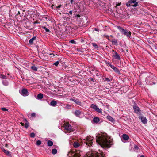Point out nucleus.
Segmentation results:
<instances>
[{
  "mask_svg": "<svg viewBox=\"0 0 157 157\" xmlns=\"http://www.w3.org/2000/svg\"><path fill=\"white\" fill-rule=\"evenodd\" d=\"M96 141L103 148H109L113 144V140L105 132L97 134Z\"/></svg>",
  "mask_w": 157,
  "mask_h": 157,
  "instance_id": "obj_1",
  "label": "nucleus"
},
{
  "mask_svg": "<svg viewBox=\"0 0 157 157\" xmlns=\"http://www.w3.org/2000/svg\"><path fill=\"white\" fill-rule=\"evenodd\" d=\"M117 28L121 32L123 33L128 37L129 38L130 37L131 33L130 31H128L127 30L122 28L120 26H117Z\"/></svg>",
  "mask_w": 157,
  "mask_h": 157,
  "instance_id": "obj_2",
  "label": "nucleus"
},
{
  "mask_svg": "<svg viewBox=\"0 0 157 157\" xmlns=\"http://www.w3.org/2000/svg\"><path fill=\"white\" fill-rule=\"evenodd\" d=\"M84 140H85L84 143H86L88 146H91L92 145V140H93V137H92L87 136Z\"/></svg>",
  "mask_w": 157,
  "mask_h": 157,
  "instance_id": "obj_3",
  "label": "nucleus"
},
{
  "mask_svg": "<svg viewBox=\"0 0 157 157\" xmlns=\"http://www.w3.org/2000/svg\"><path fill=\"white\" fill-rule=\"evenodd\" d=\"M71 155L73 156V157H80L81 154H80V151H76L75 152H70L68 153V155Z\"/></svg>",
  "mask_w": 157,
  "mask_h": 157,
  "instance_id": "obj_4",
  "label": "nucleus"
},
{
  "mask_svg": "<svg viewBox=\"0 0 157 157\" xmlns=\"http://www.w3.org/2000/svg\"><path fill=\"white\" fill-rule=\"evenodd\" d=\"M90 107L99 113L101 114L102 113V109L99 108L98 106L94 104L91 105Z\"/></svg>",
  "mask_w": 157,
  "mask_h": 157,
  "instance_id": "obj_5",
  "label": "nucleus"
},
{
  "mask_svg": "<svg viewBox=\"0 0 157 157\" xmlns=\"http://www.w3.org/2000/svg\"><path fill=\"white\" fill-rule=\"evenodd\" d=\"M112 51L113 52H114V53H113V58L115 59L119 60L120 59V57L119 55L118 54L117 52L116 51H114V50H113Z\"/></svg>",
  "mask_w": 157,
  "mask_h": 157,
  "instance_id": "obj_6",
  "label": "nucleus"
},
{
  "mask_svg": "<svg viewBox=\"0 0 157 157\" xmlns=\"http://www.w3.org/2000/svg\"><path fill=\"white\" fill-rule=\"evenodd\" d=\"M108 64L110 67L111 68L113 69L115 72L118 74L120 73V72L119 70L114 66L111 65L110 63H108Z\"/></svg>",
  "mask_w": 157,
  "mask_h": 157,
  "instance_id": "obj_7",
  "label": "nucleus"
},
{
  "mask_svg": "<svg viewBox=\"0 0 157 157\" xmlns=\"http://www.w3.org/2000/svg\"><path fill=\"white\" fill-rule=\"evenodd\" d=\"M21 94L23 96H26L29 95V93L27 89L24 88L22 90Z\"/></svg>",
  "mask_w": 157,
  "mask_h": 157,
  "instance_id": "obj_8",
  "label": "nucleus"
},
{
  "mask_svg": "<svg viewBox=\"0 0 157 157\" xmlns=\"http://www.w3.org/2000/svg\"><path fill=\"white\" fill-rule=\"evenodd\" d=\"M139 118L141 120V121L144 124H145L147 123V120L145 117L140 116Z\"/></svg>",
  "mask_w": 157,
  "mask_h": 157,
  "instance_id": "obj_9",
  "label": "nucleus"
},
{
  "mask_svg": "<svg viewBox=\"0 0 157 157\" xmlns=\"http://www.w3.org/2000/svg\"><path fill=\"white\" fill-rule=\"evenodd\" d=\"M133 109L135 112L136 113H140V111L139 108L136 105H134L133 107Z\"/></svg>",
  "mask_w": 157,
  "mask_h": 157,
  "instance_id": "obj_10",
  "label": "nucleus"
},
{
  "mask_svg": "<svg viewBox=\"0 0 157 157\" xmlns=\"http://www.w3.org/2000/svg\"><path fill=\"white\" fill-rule=\"evenodd\" d=\"M150 78L149 77H147L146 78V82L147 84L148 85H153L155 84V83L152 82V81H149V80L150 79Z\"/></svg>",
  "mask_w": 157,
  "mask_h": 157,
  "instance_id": "obj_11",
  "label": "nucleus"
},
{
  "mask_svg": "<svg viewBox=\"0 0 157 157\" xmlns=\"http://www.w3.org/2000/svg\"><path fill=\"white\" fill-rule=\"evenodd\" d=\"M65 129L68 131H70L71 130V126L68 124H67L64 126Z\"/></svg>",
  "mask_w": 157,
  "mask_h": 157,
  "instance_id": "obj_12",
  "label": "nucleus"
},
{
  "mask_svg": "<svg viewBox=\"0 0 157 157\" xmlns=\"http://www.w3.org/2000/svg\"><path fill=\"white\" fill-rule=\"evenodd\" d=\"M132 3H134V4L132 5V6L136 7L138 5V2H136V0H130Z\"/></svg>",
  "mask_w": 157,
  "mask_h": 157,
  "instance_id": "obj_13",
  "label": "nucleus"
},
{
  "mask_svg": "<svg viewBox=\"0 0 157 157\" xmlns=\"http://www.w3.org/2000/svg\"><path fill=\"white\" fill-rule=\"evenodd\" d=\"M70 100L74 101V102H75V103L76 104H77L78 105H81V102L79 101L78 100H75L74 99L71 98V99H70Z\"/></svg>",
  "mask_w": 157,
  "mask_h": 157,
  "instance_id": "obj_14",
  "label": "nucleus"
},
{
  "mask_svg": "<svg viewBox=\"0 0 157 157\" xmlns=\"http://www.w3.org/2000/svg\"><path fill=\"white\" fill-rule=\"evenodd\" d=\"M93 121L94 122L97 123L99 121L100 119L98 117H95L93 119Z\"/></svg>",
  "mask_w": 157,
  "mask_h": 157,
  "instance_id": "obj_15",
  "label": "nucleus"
},
{
  "mask_svg": "<svg viewBox=\"0 0 157 157\" xmlns=\"http://www.w3.org/2000/svg\"><path fill=\"white\" fill-rule=\"evenodd\" d=\"M73 146L75 148H77L80 146V144L79 143L75 142L73 143Z\"/></svg>",
  "mask_w": 157,
  "mask_h": 157,
  "instance_id": "obj_16",
  "label": "nucleus"
},
{
  "mask_svg": "<svg viewBox=\"0 0 157 157\" xmlns=\"http://www.w3.org/2000/svg\"><path fill=\"white\" fill-rule=\"evenodd\" d=\"M61 106H63V107L66 109H70L71 107V105L68 104L65 105L64 104H63L61 105Z\"/></svg>",
  "mask_w": 157,
  "mask_h": 157,
  "instance_id": "obj_17",
  "label": "nucleus"
},
{
  "mask_svg": "<svg viewBox=\"0 0 157 157\" xmlns=\"http://www.w3.org/2000/svg\"><path fill=\"white\" fill-rule=\"evenodd\" d=\"M57 102L54 100H52L51 102L50 105L52 106H55Z\"/></svg>",
  "mask_w": 157,
  "mask_h": 157,
  "instance_id": "obj_18",
  "label": "nucleus"
},
{
  "mask_svg": "<svg viewBox=\"0 0 157 157\" xmlns=\"http://www.w3.org/2000/svg\"><path fill=\"white\" fill-rule=\"evenodd\" d=\"M123 138L125 140H127L129 139L128 136L126 134H123L122 135Z\"/></svg>",
  "mask_w": 157,
  "mask_h": 157,
  "instance_id": "obj_19",
  "label": "nucleus"
},
{
  "mask_svg": "<svg viewBox=\"0 0 157 157\" xmlns=\"http://www.w3.org/2000/svg\"><path fill=\"white\" fill-rule=\"evenodd\" d=\"M43 97V94L42 93H39L37 95V99L41 100Z\"/></svg>",
  "mask_w": 157,
  "mask_h": 157,
  "instance_id": "obj_20",
  "label": "nucleus"
},
{
  "mask_svg": "<svg viewBox=\"0 0 157 157\" xmlns=\"http://www.w3.org/2000/svg\"><path fill=\"white\" fill-rule=\"evenodd\" d=\"M81 112L78 110L75 111L74 114L77 116L78 117L81 114Z\"/></svg>",
  "mask_w": 157,
  "mask_h": 157,
  "instance_id": "obj_21",
  "label": "nucleus"
},
{
  "mask_svg": "<svg viewBox=\"0 0 157 157\" xmlns=\"http://www.w3.org/2000/svg\"><path fill=\"white\" fill-rule=\"evenodd\" d=\"M107 118L108 119L109 121L111 122H113L114 121V119L110 116H108L107 117Z\"/></svg>",
  "mask_w": 157,
  "mask_h": 157,
  "instance_id": "obj_22",
  "label": "nucleus"
},
{
  "mask_svg": "<svg viewBox=\"0 0 157 157\" xmlns=\"http://www.w3.org/2000/svg\"><path fill=\"white\" fill-rule=\"evenodd\" d=\"M36 37H33L30 40H29V42L30 44H32L33 43V41L34 40L36 39Z\"/></svg>",
  "mask_w": 157,
  "mask_h": 157,
  "instance_id": "obj_23",
  "label": "nucleus"
},
{
  "mask_svg": "<svg viewBox=\"0 0 157 157\" xmlns=\"http://www.w3.org/2000/svg\"><path fill=\"white\" fill-rule=\"evenodd\" d=\"M3 152L5 153L6 155H7L8 156H10V153L8 151L6 150L5 149H4L3 150Z\"/></svg>",
  "mask_w": 157,
  "mask_h": 157,
  "instance_id": "obj_24",
  "label": "nucleus"
},
{
  "mask_svg": "<svg viewBox=\"0 0 157 157\" xmlns=\"http://www.w3.org/2000/svg\"><path fill=\"white\" fill-rule=\"evenodd\" d=\"M47 144L49 146H51L53 145V143L51 140H48V141Z\"/></svg>",
  "mask_w": 157,
  "mask_h": 157,
  "instance_id": "obj_25",
  "label": "nucleus"
},
{
  "mask_svg": "<svg viewBox=\"0 0 157 157\" xmlns=\"http://www.w3.org/2000/svg\"><path fill=\"white\" fill-rule=\"evenodd\" d=\"M2 82L3 84L5 86H7L8 85V82L6 80H3Z\"/></svg>",
  "mask_w": 157,
  "mask_h": 157,
  "instance_id": "obj_26",
  "label": "nucleus"
},
{
  "mask_svg": "<svg viewBox=\"0 0 157 157\" xmlns=\"http://www.w3.org/2000/svg\"><path fill=\"white\" fill-rule=\"evenodd\" d=\"M131 1L129 0L128 2L126 3V5L127 7H130L131 6H132V5H131Z\"/></svg>",
  "mask_w": 157,
  "mask_h": 157,
  "instance_id": "obj_27",
  "label": "nucleus"
},
{
  "mask_svg": "<svg viewBox=\"0 0 157 157\" xmlns=\"http://www.w3.org/2000/svg\"><path fill=\"white\" fill-rule=\"evenodd\" d=\"M134 151L136 152H138L139 149L137 146L136 145H134Z\"/></svg>",
  "mask_w": 157,
  "mask_h": 157,
  "instance_id": "obj_28",
  "label": "nucleus"
},
{
  "mask_svg": "<svg viewBox=\"0 0 157 157\" xmlns=\"http://www.w3.org/2000/svg\"><path fill=\"white\" fill-rule=\"evenodd\" d=\"M53 154H56L57 153V150L56 149H53L52 151Z\"/></svg>",
  "mask_w": 157,
  "mask_h": 157,
  "instance_id": "obj_29",
  "label": "nucleus"
},
{
  "mask_svg": "<svg viewBox=\"0 0 157 157\" xmlns=\"http://www.w3.org/2000/svg\"><path fill=\"white\" fill-rule=\"evenodd\" d=\"M31 68L33 71H37V68L35 66H32L31 67Z\"/></svg>",
  "mask_w": 157,
  "mask_h": 157,
  "instance_id": "obj_30",
  "label": "nucleus"
},
{
  "mask_svg": "<svg viewBox=\"0 0 157 157\" xmlns=\"http://www.w3.org/2000/svg\"><path fill=\"white\" fill-rule=\"evenodd\" d=\"M111 42L113 44L116 45L117 43V41L116 40L114 39L111 40Z\"/></svg>",
  "mask_w": 157,
  "mask_h": 157,
  "instance_id": "obj_31",
  "label": "nucleus"
},
{
  "mask_svg": "<svg viewBox=\"0 0 157 157\" xmlns=\"http://www.w3.org/2000/svg\"><path fill=\"white\" fill-rule=\"evenodd\" d=\"M0 77L4 79H6V77L3 75H0Z\"/></svg>",
  "mask_w": 157,
  "mask_h": 157,
  "instance_id": "obj_32",
  "label": "nucleus"
},
{
  "mask_svg": "<svg viewBox=\"0 0 157 157\" xmlns=\"http://www.w3.org/2000/svg\"><path fill=\"white\" fill-rule=\"evenodd\" d=\"M92 45L94 47H95V48H98V45H97V44L96 43H92Z\"/></svg>",
  "mask_w": 157,
  "mask_h": 157,
  "instance_id": "obj_33",
  "label": "nucleus"
},
{
  "mask_svg": "<svg viewBox=\"0 0 157 157\" xmlns=\"http://www.w3.org/2000/svg\"><path fill=\"white\" fill-rule=\"evenodd\" d=\"M41 142L40 140H37L36 141V144L37 145H39L41 144Z\"/></svg>",
  "mask_w": 157,
  "mask_h": 157,
  "instance_id": "obj_34",
  "label": "nucleus"
},
{
  "mask_svg": "<svg viewBox=\"0 0 157 157\" xmlns=\"http://www.w3.org/2000/svg\"><path fill=\"white\" fill-rule=\"evenodd\" d=\"M42 28L43 29H44L45 30L46 32H49V29H48V28H46V27H42Z\"/></svg>",
  "mask_w": 157,
  "mask_h": 157,
  "instance_id": "obj_35",
  "label": "nucleus"
},
{
  "mask_svg": "<svg viewBox=\"0 0 157 157\" xmlns=\"http://www.w3.org/2000/svg\"><path fill=\"white\" fill-rule=\"evenodd\" d=\"M35 136V134L34 133H31L30 134V136L31 137L33 138Z\"/></svg>",
  "mask_w": 157,
  "mask_h": 157,
  "instance_id": "obj_36",
  "label": "nucleus"
},
{
  "mask_svg": "<svg viewBox=\"0 0 157 157\" xmlns=\"http://www.w3.org/2000/svg\"><path fill=\"white\" fill-rule=\"evenodd\" d=\"M59 61H56V62L55 63L53 64L56 66H57L58 65V64H59Z\"/></svg>",
  "mask_w": 157,
  "mask_h": 157,
  "instance_id": "obj_37",
  "label": "nucleus"
},
{
  "mask_svg": "<svg viewBox=\"0 0 157 157\" xmlns=\"http://www.w3.org/2000/svg\"><path fill=\"white\" fill-rule=\"evenodd\" d=\"M70 42L71 43H72V44H76V41H74L73 40H71L70 41Z\"/></svg>",
  "mask_w": 157,
  "mask_h": 157,
  "instance_id": "obj_38",
  "label": "nucleus"
},
{
  "mask_svg": "<svg viewBox=\"0 0 157 157\" xmlns=\"http://www.w3.org/2000/svg\"><path fill=\"white\" fill-rule=\"evenodd\" d=\"M28 126H29V124H28V122H26L25 123V127L27 128L28 127Z\"/></svg>",
  "mask_w": 157,
  "mask_h": 157,
  "instance_id": "obj_39",
  "label": "nucleus"
},
{
  "mask_svg": "<svg viewBox=\"0 0 157 157\" xmlns=\"http://www.w3.org/2000/svg\"><path fill=\"white\" fill-rule=\"evenodd\" d=\"M105 81H107L108 82H110V79H109V78H105Z\"/></svg>",
  "mask_w": 157,
  "mask_h": 157,
  "instance_id": "obj_40",
  "label": "nucleus"
},
{
  "mask_svg": "<svg viewBox=\"0 0 157 157\" xmlns=\"http://www.w3.org/2000/svg\"><path fill=\"white\" fill-rule=\"evenodd\" d=\"M1 109L4 111H7L8 110V109H7L5 108H1Z\"/></svg>",
  "mask_w": 157,
  "mask_h": 157,
  "instance_id": "obj_41",
  "label": "nucleus"
},
{
  "mask_svg": "<svg viewBox=\"0 0 157 157\" xmlns=\"http://www.w3.org/2000/svg\"><path fill=\"white\" fill-rule=\"evenodd\" d=\"M121 2H117L116 3V6H115V7H117L118 6H120L121 5Z\"/></svg>",
  "mask_w": 157,
  "mask_h": 157,
  "instance_id": "obj_42",
  "label": "nucleus"
},
{
  "mask_svg": "<svg viewBox=\"0 0 157 157\" xmlns=\"http://www.w3.org/2000/svg\"><path fill=\"white\" fill-rule=\"evenodd\" d=\"M31 117H33L35 116L36 114L35 113H33L31 114Z\"/></svg>",
  "mask_w": 157,
  "mask_h": 157,
  "instance_id": "obj_43",
  "label": "nucleus"
},
{
  "mask_svg": "<svg viewBox=\"0 0 157 157\" xmlns=\"http://www.w3.org/2000/svg\"><path fill=\"white\" fill-rule=\"evenodd\" d=\"M62 6V5H60L58 6H56V8L59 9L60 8L61 6Z\"/></svg>",
  "mask_w": 157,
  "mask_h": 157,
  "instance_id": "obj_44",
  "label": "nucleus"
},
{
  "mask_svg": "<svg viewBox=\"0 0 157 157\" xmlns=\"http://www.w3.org/2000/svg\"><path fill=\"white\" fill-rule=\"evenodd\" d=\"M94 30L96 31H99V29H96V28H95L94 29Z\"/></svg>",
  "mask_w": 157,
  "mask_h": 157,
  "instance_id": "obj_45",
  "label": "nucleus"
},
{
  "mask_svg": "<svg viewBox=\"0 0 157 157\" xmlns=\"http://www.w3.org/2000/svg\"><path fill=\"white\" fill-rule=\"evenodd\" d=\"M69 13H70V14L71 15L72 14V11H70L69 12Z\"/></svg>",
  "mask_w": 157,
  "mask_h": 157,
  "instance_id": "obj_46",
  "label": "nucleus"
},
{
  "mask_svg": "<svg viewBox=\"0 0 157 157\" xmlns=\"http://www.w3.org/2000/svg\"><path fill=\"white\" fill-rule=\"evenodd\" d=\"M73 0H71L70 2L71 3V4H72L73 3Z\"/></svg>",
  "mask_w": 157,
  "mask_h": 157,
  "instance_id": "obj_47",
  "label": "nucleus"
},
{
  "mask_svg": "<svg viewBox=\"0 0 157 157\" xmlns=\"http://www.w3.org/2000/svg\"><path fill=\"white\" fill-rule=\"evenodd\" d=\"M21 124L22 125V126H23L24 125V124L22 122L21 123Z\"/></svg>",
  "mask_w": 157,
  "mask_h": 157,
  "instance_id": "obj_48",
  "label": "nucleus"
},
{
  "mask_svg": "<svg viewBox=\"0 0 157 157\" xmlns=\"http://www.w3.org/2000/svg\"><path fill=\"white\" fill-rule=\"evenodd\" d=\"M50 55H51V56H52V55H53V56H54V55H53V54H50Z\"/></svg>",
  "mask_w": 157,
  "mask_h": 157,
  "instance_id": "obj_49",
  "label": "nucleus"
},
{
  "mask_svg": "<svg viewBox=\"0 0 157 157\" xmlns=\"http://www.w3.org/2000/svg\"><path fill=\"white\" fill-rule=\"evenodd\" d=\"M140 157H144V156L143 155H141Z\"/></svg>",
  "mask_w": 157,
  "mask_h": 157,
  "instance_id": "obj_50",
  "label": "nucleus"
},
{
  "mask_svg": "<svg viewBox=\"0 0 157 157\" xmlns=\"http://www.w3.org/2000/svg\"><path fill=\"white\" fill-rule=\"evenodd\" d=\"M59 104H60V105H62L63 104H62V103H61V102H60V103H59Z\"/></svg>",
  "mask_w": 157,
  "mask_h": 157,
  "instance_id": "obj_51",
  "label": "nucleus"
},
{
  "mask_svg": "<svg viewBox=\"0 0 157 157\" xmlns=\"http://www.w3.org/2000/svg\"><path fill=\"white\" fill-rule=\"evenodd\" d=\"M54 5H52V6H53Z\"/></svg>",
  "mask_w": 157,
  "mask_h": 157,
  "instance_id": "obj_52",
  "label": "nucleus"
},
{
  "mask_svg": "<svg viewBox=\"0 0 157 157\" xmlns=\"http://www.w3.org/2000/svg\"><path fill=\"white\" fill-rule=\"evenodd\" d=\"M25 121H27V120H26L25 119Z\"/></svg>",
  "mask_w": 157,
  "mask_h": 157,
  "instance_id": "obj_53",
  "label": "nucleus"
}]
</instances>
